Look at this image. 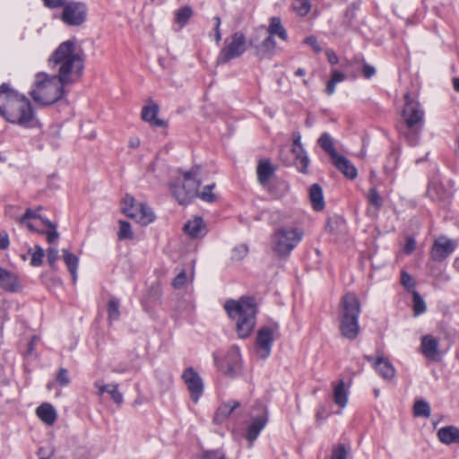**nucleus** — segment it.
I'll list each match as a JSON object with an SVG mask.
<instances>
[{
  "label": "nucleus",
  "mask_w": 459,
  "mask_h": 459,
  "mask_svg": "<svg viewBox=\"0 0 459 459\" xmlns=\"http://www.w3.org/2000/svg\"><path fill=\"white\" fill-rule=\"evenodd\" d=\"M377 372L385 379L391 380L395 376V369L392 363L384 357H378L373 363Z\"/></svg>",
  "instance_id": "b1692460"
},
{
  "label": "nucleus",
  "mask_w": 459,
  "mask_h": 459,
  "mask_svg": "<svg viewBox=\"0 0 459 459\" xmlns=\"http://www.w3.org/2000/svg\"><path fill=\"white\" fill-rule=\"evenodd\" d=\"M0 116L7 122L27 128L40 127L30 100L10 87L0 86Z\"/></svg>",
  "instance_id": "f257e3e1"
},
{
  "label": "nucleus",
  "mask_w": 459,
  "mask_h": 459,
  "mask_svg": "<svg viewBox=\"0 0 459 459\" xmlns=\"http://www.w3.org/2000/svg\"><path fill=\"white\" fill-rule=\"evenodd\" d=\"M304 236L302 229L292 226H281L271 235L272 251L280 258H287L301 242Z\"/></svg>",
  "instance_id": "0eeeda50"
},
{
  "label": "nucleus",
  "mask_w": 459,
  "mask_h": 459,
  "mask_svg": "<svg viewBox=\"0 0 459 459\" xmlns=\"http://www.w3.org/2000/svg\"><path fill=\"white\" fill-rule=\"evenodd\" d=\"M248 252L247 246L240 245L233 249V258L241 259L247 255Z\"/></svg>",
  "instance_id": "864d4df0"
},
{
  "label": "nucleus",
  "mask_w": 459,
  "mask_h": 459,
  "mask_svg": "<svg viewBox=\"0 0 459 459\" xmlns=\"http://www.w3.org/2000/svg\"><path fill=\"white\" fill-rule=\"evenodd\" d=\"M424 118L425 112L420 103L411 93L407 92L404 95V107L397 129L399 134L411 146L417 145L420 142L424 126Z\"/></svg>",
  "instance_id": "7ed1b4c3"
},
{
  "label": "nucleus",
  "mask_w": 459,
  "mask_h": 459,
  "mask_svg": "<svg viewBox=\"0 0 459 459\" xmlns=\"http://www.w3.org/2000/svg\"><path fill=\"white\" fill-rule=\"evenodd\" d=\"M437 437L446 445L459 443V429L455 426L443 427L437 431Z\"/></svg>",
  "instance_id": "c85d7f7f"
},
{
  "label": "nucleus",
  "mask_w": 459,
  "mask_h": 459,
  "mask_svg": "<svg viewBox=\"0 0 459 459\" xmlns=\"http://www.w3.org/2000/svg\"><path fill=\"white\" fill-rule=\"evenodd\" d=\"M239 406L240 403L234 400L221 404L215 411L213 421L218 424L222 423Z\"/></svg>",
  "instance_id": "393cba45"
},
{
  "label": "nucleus",
  "mask_w": 459,
  "mask_h": 459,
  "mask_svg": "<svg viewBox=\"0 0 459 459\" xmlns=\"http://www.w3.org/2000/svg\"><path fill=\"white\" fill-rule=\"evenodd\" d=\"M332 385L333 389V401L341 409H343L348 403V392L345 388L344 381L340 379L338 382H333Z\"/></svg>",
  "instance_id": "cd10ccee"
},
{
  "label": "nucleus",
  "mask_w": 459,
  "mask_h": 459,
  "mask_svg": "<svg viewBox=\"0 0 459 459\" xmlns=\"http://www.w3.org/2000/svg\"><path fill=\"white\" fill-rule=\"evenodd\" d=\"M426 311V304L419 292H413V312L414 316H419Z\"/></svg>",
  "instance_id": "ea45409f"
},
{
  "label": "nucleus",
  "mask_w": 459,
  "mask_h": 459,
  "mask_svg": "<svg viewBox=\"0 0 459 459\" xmlns=\"http://www.w3.org/2000/svg\"><path fill=\"white\" fill-rule=\"evenodd\" d=\"M292 8L298 15L306 16L311 10L310 0H295Z\"/></svg>",
  "instance_id": "4c0bfd02"
},
{
  "label": "nucleus",
  "mask_w": 459,
  "mask_h": 459,
  "mask_svg": "<svg viewBox=\"0 0 459 459\" xmlns=\"http://www.w3.org/2000/svg\"><path fill=\"white\" fill-rule=\"evenodd\" d=\"M182 379L190 393L191 399L197 403L204 392V383L199 374L194 368H186L183 374Z\"/></svg>",
  "instance_id": "2eb2a0df"
},
{
  "label": "nucleus",
  "mask_w": 459,
  "mask_h": 459,
  "mask_svg": "<svg viewBox=\"0 0 459 459\" xmlns=\"http://www.w3.org/2000/svg\"><path fill=\"white\" fill-rule=\"evenodd\" d=\"M184 230L191 238H201L206 233L205 225L203 219L200 217H195L194 220L188 221L185 225Z\"/></svg>",
  "instance_id": "bb28decb"
},
{
  "label": "nucleus",
  "mask_w": 459,
  "mask_h": 459,
  "mask_svg": "<svg viewBox=\"0 0 459 459\" xmlns=\"http://www.w3.org/2000/svg\"><path fill=\"white\" fill-rule=\"evenodd\" d=\"M268 420L267 411H264L260 416L255 418L247 428L246 437L250 442V446L256 439L261 430L265 427Z\"/></svg>",
  "instance_id": "aec40b11"
},
{
  "label": "nucleus",
  "mask_w": 459,
  "mask_h": 459,
  "mask_svg": "<svg viewBox=\"0 0 459 459\" xmlns=\"http://www.w3.org/2000/svg\"><path fill=\"white\" fill-rule=\"evenodd\" d=\"M325 55H326L327 60L330 64L336 65L339 62V58L333 50L327 49L325 51Z\"/></svg>",
  "instance_id": "052dcab7"
},
{
  "label": "nucleus",
  "mask_w": 459,
  "mask_h": 459,
  "mask_svg": "<svg viewBox=\"0 0 459 459\" xmlns=\"http://www.w3.org/2000/svg\"><path fill=\"white\" fill-rule=\"evenodd\" d=\"M367 199L368 204L375 207L376 210H379L383 206V198L375 187L369 189Z\"/></svg>",
  "instance_id": "58836bf2"
},
{
  "label": "nucleus",
  "mask_w": 459,
  "mask_h": 459,
  "mask_svg": "<svg viewBox=\"0 0 459 459\" xmlns=\"http://www.w3.org/2000/svg\"><path fill=\"white\" fill-rule=\"evenodd\" d=\"M109 394H110L111 398L113 399V401L116 403L121 404L123 403V395L118 391V385L117 384H115L114 386L111 387Z\"/></svg>",
  "instance_id": "8fccbe9b"
},
{
  "label": "nucleus",
  "mask_w": 459,
  "mask_h": 459,
  "mask_svg": "<svg viewBox=\"0 0 459 459\" xmlns=\"http://www.w3.org/2000/svg\"><path fill=\"white\" fill-rule=\"evenodd\" d=\"M224 44L217 56L216 62L218 65H224L231 59L240 56L247 48V39L242 31L234 32L225 39Z\"/></svg>",
  "instance_id": "1a4fd4ad"
},
{
  "label": "nucleus",
  "mask_w": 459,
  "mask_h": 459,
  "mask_svg": "<svg viewBox=\"0 0 459 459\" xmlns=\"http://www.w3.org/2000/svg\"><path fill=\"white\" fill-rule=\"evenodd\" d=\"M326 419V411H325V409L324 407H322L321 409H319L316 414V420L318 423H320V421L322 420H325Z\"/></svg>",
  "instance_id": "0e129e2a"
},
{
  "label": "nucleus",
  "mask_w": 459,
  "mask_h": 459,
  "mask_svg": "<svg viewBox=\"0 0 459 459\" xmlns=\"http://www.w3.org/2000/svg\"><path fill=\"white\" fill-rule=\"evenodd\" d=\"M214 20H215V26H214L215 40H216V42H220L221 40V33L220 30V26H221V22L220 17H215Z\"/></svg>",
  "instance_id": "680f3d73"
},
{
  "label": "nucleus",
  "mask_w": 459,
  "mask_h": 459,
  "mask_svg": "<svg viewBox=\"0 0 459 459\" xmlns=\"http://www.w3.org/2000/svg\"><path fill=\"white\" fill-rule=\"evenodd\" d=\"M160 108L156 103L143 106L141 112L142 119L153 127H166L167 122L158 117Z\"/></svg>",
  "instance_id": "6ab92c4d"
},
{
  "label": "nucleus",
  "mask_w": 459,
  "mask_h": 459,
  "mask_svg": "<svg viewBox=\"0 0 459 459\" xmlns=\"http://www.w3.org/2000/svg\"><path fill=\"white\" fill-rule=\"evenodd\" d=\"M420 351L427 359L431 360H438L440 359L439 342L431 334L421 337Z\"/></svg>",
  "instance_id": "a211bd4d"
},
{
  "label": "nucleus",
  "mask_w": 459,
  "mask_h": 459,
  "mask_svg": "<svg viewBox=\"0 0 459 459\" xmlns=\"http://www.w3.org/2000/svg\"><path fill=\"white\" fill-rule=\"evenodd\" d=\"M108 318L111 321L117 320L120 315L118 301L110 299L108 303Z\"/></svg>",
  "instance_id": "a19ab883"
},
{
  "label": "nucleus",
  "mask_w": 459,
  "mask_h": 459,
  "mask_svg": "<svg viewBox=\"0 0 459 459\" xmlns=\"http://www.w3.org/2000/svg\"><path fill=\"white\" fill-rule=\"evenodd\" d=\"M458 247V242L446 236L437 238L430 248V257L436 262L445 261Z\"/></svg>",
  "instance_id": "ddd939ff"
},
{
  "label": "nucleus",
  "mask_w": 459,
  "mask_h": 459,
  "mask_svg": "<svg viewBox=\"0 0 459 459\" xmlns=\"http://www.w3.org/2000/svg\"><path fill=\"white\" fill-rule=\"evenodd\" d=\"M29 254L31 255L30 265L34 267L40 266L43 263V257L45 255L44 249L39 246H35L34 250L29 249Z\"/></svg>",
  "instance_id": "e433bc0d"
},
{
  "label": "nucleus",
  "mask_w": 459,
  "mask_h": 459,
  "mask_svg": "<svg viewBox=\"0 0 459 459\" xmlns=\"http://www.w3.org/2000/svg\"><path fill=\"white\" fill-rule=\"evenodd\" d=\"M42 1L46 7H48L50 9H56V8L61 7V5L64 4L65 0H42Z\"/></svg>",
  "instance_id": "5fc2aeb1"
},
{
  "label": "nucleus",
  "mask_w": 459,
  "mask_h": 459,
  "mask_svg": "<svg viewBox=\"0 0 459 459\" xmlns=\"http://www.w3.org/2000/svg\"><path fill=\"white\" fill-rule=\"evenodd\" d=\"M0 288L10 292H15L20 289L16 275L2 267H0Z\"/></svg>",
  "instance_id": "4be33fe9"
},
{
  "label": "nucleus",
  "mask_w": 459,
  "mask_h": 459,
  "mask_svg": "<svg viewBox=\"0 0 459 459\" xmlns=\"http://www.w3.org/2000/svg\"><path fill=\"white\" fill-rule=\"evenodd\" d=\"M413 412L416 417L429 418L430 416V406L424 400H418L413 406Z\"/></svg>",
  "instance_id": "c9c22d12"
},
{
  "label": "nucleus",
  "mask_w": 459,
  "mask_h": 459,
  "mask_svg": "<svg viewBox=\"0 0 459 459\" xmlns=\"http://www.w3.org/2000/svg\"><path fill=\"white\" fill-rule=\"evenodd\" d=\"M224 374L236 377L241 369V353L238 347H231L225 357Z\"/></svg>",
  "instance_id": "f3484780"
},
{
  "label": "nucleus",
  "mask_w": 459,
  "mask_h": 459,
  "mask_svg": "<svg viewBox=\"0 0 459 459\" xmlns=\"http://www.w3.org/2000/svg\"><path fill=\"white\" fill-rule=\"evenodd\" d=\"M45 225L49 228V230L48 231H46L47 240L49 243H53L59 237V234L56 230V226L51 221H46V224Z\"/></svg>",
  "instance_id": "c03bdc74"
},
{
  "label": "nucleus",
  "mask_w": 459,
  "mask_h": 459,
  "mask_svg": "<svg viewBox=\"0 0 459 459\" xmlns=\"http://www.w3.org/2000/svg\"><path fill=\"white\" fill-rule=\"evenodd\" d=\"M186 274L185 271H181L173 280L172 285L175 289H181L186 283Z\"/></svg>",
  "instance_id": "49530a36"
},
{
  "label": "nucleus",
  "mask_w": 459,
  "mask_h": 459,
  "mask_svg": "<svg viewBox=\"0 0 459 459\" xmlns=\"http://www.w3.org/2000/svg\"><path fill=\"white\" fill-rule=\"evenodd\" d=\"M362 74L366 78H370L376 74V69L370 65H364Z\"/></svg>",
  "instance_id": "bf43d9fd"
},
{
  "label": "nucleus",
  "mask_w": 459,
  "mask_h": 459,
  "mask_svg": "<svg viewBox=\"0 0 459 459\" xmlns=\"http://www.w3.org/2000/svg\"><path fill=\"white\" fill-rule=\"evenodd\" d=\"M360 303L354 293H347L341 299L340 332L349 340H354L359 333V316Z\"/></svg>",
  "instance_id": "423d86ee"
},
{
  "label": "nucleus",
  "mask_w": 459,
  "mask_h": 459,
  "mask_svg": "<svg viewBox=\"0 0 459 459\" xmlns=\"http://www.w3.org/2000/svg\"><path fill=\"white\" fill-rule=\"evenodd\" d=\"M335 86L336 83L330 79L326 83V93L332 95L335 91Z\"/></svg>",
  "instance_id": "69168bd1"
},
{
  "label": "nucleus",
  "mask_w": 459,
  "mask_h": 459,
  "mask_svg": "<svg viewBox=\"0 0 459 459\" xmlns=\"http://www.w3.org/2000/svg\"><path fill=\"white\" fill-rule=\"evenodd\" d=\"M46 221L44 220L37 211H33L28 208L24 214L17 219V221L21 224H24L30 231H39L38 223L36 221H39L41 224H46Z\"/></svg>",
  "instance_id": "412c9836"
},
{
  "label": "nucleus",
  "mask_w": 459,
  "mask_h": 459,
  "mask_svg": "<svg viewBox=\"0 0 459 459\" xmlns=\"http://www.w3.org/2000/svg\"><path fill=\"white\" fill-rule=\"evenodd\" d=\"M37 416L47 425H53L56 420V411L49 403H42L36 410Z\"/></svg>",
  "instance_id": "c756f323"
},
{
  "label": "nucleus",
  "mask_w": 459,
  "mask_h": 459,
  "mask_svg": "<svg viewBox=\"0 0 459 459\" xmlns=\"http://www.w3.org/2000/svg\"><path fill=\"white\" fill-rule=\"evenodd\" d=\"M277 328V326L274 329L269 326H263L258 330L255 338V351L260 359H265L271 354L272 346L274 342V333Z\"/></svg>",
  "instance_id": "4468645a"
},
{
  "label": "nucleus",
  "mask_w": 459,
  "mask_h": 459,
  "mask_svg": "<svg viewBox=\"0 0 459 459\" xmlns=\"http://www.w3.org/2000/svg\"><path fill=\"white\" fill-rule=\"evenodd\" d=\"M56 381L62 386H66L70 384V377L67 369L61 368L56 376Z\"/></svg>",
  "instance_id": "a18cd8bd"
},
{
  "label": "nucleus",
  "mask_w": 459,
  "mask_h": 459,
  "mask_svg": "<svg viewBox=\"0 0 459 459\" xmlns=\"http://www.w3.org/2000/svg\"><path fill=\"white\" fill-rule=\"evenodd\" d=\"M65 85L66 84L63 83L57 76L39 72L35 74L29 94L37 104L48 106L63 97Z\"/></svg>",
  "instance_id": "39448f33"
},
{
  "label": "nucleus",
  "mask_w": 459,
  "mask_h": 459,
  "mask_svg": "<svg viewBox=\"0 0 459 459\" xmlns=\"http://www.w3.org/2000/svg\"><path fill=\"white\" fill-rule=\"evenodd\" d=\"M140 145V139L138 137H132L128 142V146L132 149H135Z\"/></svg>",
  "instance_id": "338daca9"
},
{
  "label": "nucleus",
  "mask_w": 459,
  "mask_h": 459,
  "mask_svg": "<svg viewBox=\"0 0 459 459\" xmlns=\"http://www.w3.org/2000/svg\"><path fill=\"white\" fill-rule=\"evenodd\" d=\"M229 317L234 321L237 334L241 339L249 337L256 324L257 307L252 298L229 299L224 304Z\"/></svg>",
  "instance_id": "20e7f679"
},
{
  "label": "nucleus",
  "mask_w": 459,
  "mask_h": 459,
  "mask_svg": "<svg viewBox=\"0 0 459 459\" xmlns=\"http://www.w3.org/2000/svg\"><path fill=\"white\" fill-rule=\"evenodd\" d=\"M63 253L64 262L72 275L73 281L75 282L77 279V267L79 259L75 255L67 250H63Z\"/></svg>",
  "instance_id": "473e14b6"
},
{
  "label": "nucleus",
  "mask_w": 459,
  "mask_h": 459,
  "mask_svg": "<svg viewBox=\"0 0 459 459\" xmlns=\"http://www.w3.org/2000/svg\"><path fill=\"white\" fill-rule=\"evenodd\" d=\"M214 186V184H212L204 186L203 191L199 194L201 199L209 203L214 202L216 200V195L212 192ZM196 195H198V194Z\"/></svg>",
  "instance_id": "37998d69"
},
{
  "label": "nucleus",
  "mask_w": 459,
  "mask_h": 459,
  "mask_svg": "<svg viewBox=\"0 0 459 459\" xmlns=\"http://www.w3.org/2000/svg\"><path fill=\"white\" fill-rule=\"evenodd\" d=\"M248 45L254 49L255 55L259 59H271L276 49L274 38L268 34L264 26L255 30L248 40Z\"/></svg>",
  "instance_id": "6e6552de"
},
{
  "label": "nucleus",
  "mask_w": 459,
  "mask_h": 459,
  "mask_svg": "<svg viewBox=\"0 0 459 459\" xmlns=\"http://www.w3.org/2000/svg\"><path fill=\"white\" fill-rule=\"evenodd\" d=\"M200 180L195 169L184 173L182 186H174L172 193L180 204H187L192 197L197 195Z\"/></svg>",
  "instance_id": "9d476101"
},
{
  "label": "nucleus",
  "mask_w": 459,
  "mask_h": 459,
  "mask_svg": "<svg viewBox=\"0 0 459 459\" xmlns=\"http://www.w3.org/2000/svg\"><path fill=\"white\" fill-rule=\"evenodd\" d=\"M416 248V241L413 238H408L404 246V251L407 254L412 253Z\"/></svg>",
  "instance_id": "4d7b16f0"
},
{
  "label": "nucleus",
  "mask_w": 459,
  "mask_h": 459,
  "mask_svg": "<svg viewBox=\"0 0 459 459\" xmlns=\"http://www.w3.org/2000/svg\"><path fill=\"white\" fill-rule=\"evenodd\" d=\"M309 200L315 211H322L325 208L323 189L318 184H313L310 186Z\"/></svg>",
  "instance_id": "7c9ffc66"
},
{
  "label": "nucleus",
  "mask_w": 459,
  "mask_h": 459,
  "mask_svg": "<svg viewBox=\"0 0 459 459\" xmlns=\"http://www.w3.org/2000/svg\"><path fill=\"white\" fill-rule=\"evenodd\" d=\"M61 20L67 25L79 26L82 24L87 17V7L82 2L64 1Z\"/></svg>",
  "instance_id": "f8f14e48"
},
{
  "label": "nucleus",
  "mask_w": 459,
  "mask_h": 459,
  "mask_svg": "<svg viewBox=\"0 0 459 459\" xmlns=\"http://www.w3.org/2000/svg\"><path fill=\"white\" fill-rule=\"evenodd\" d=\"M347 452L343 445H339L333 450L332 459H346Z\"/></svg>",
  "instance_id": "de8ad7c7"
},
{
  "label": "nucleus",
  "mask_w": 459,
  "mask_h": 459,
  "mask_svg": "<svg viewBox=\"0 0 459 459\" xmlns=\"http://www.w3.org/2000/svg\"><path fill=\"white\" fill-rule=\"evenodd\" d=\"M193 15V11L189 6H184L179 8L175 13V22L179 25V28H183Z\"/></svg>",
  "instance_id": "f704fd0d"
},
{
  "label": "nucleus",
  "mask_w": 459,
  "mask_h": 459,
  "mask_svg": "<svg viewBox=\"0 0 459 459\" xmlns=\"http://www.w3.org/2000/svg\"><path fill=\"white\" fill-rule=\"evenodd\" d=\"M119 224H120V227H119V231L117 233L118 238L120 240L126 239V238H132L133 233L131 231L130 224L124 221H120Z\"/></svg>",
  "instance_id": "79ce46f5"
},
{
  "label": "nucleus",
  "mask_w": 459,
  "mask_h": 459,
  "mask_svg": "<svg viewBox=\"0 0 459 459\" xmlns=\"http://www.w3.org/2000/svg\"><path fill=\"white\" fill-rule=\"evenodd\" d=\"M318 143L320 147L330 155L332 160L339 154L334 148L333 142L329 134H322L318 139Z\"/></svg>",
  "instance_id": "72a5a7b5"
},
{
  "label": "nucleus",
  "mask_w": 459,
  "mask_h": 459,
  "mask_svg": "<svg viewBox=\"0 0 459 459\" xmlns=\"http://www.w3.org/2000/svg\"><path fill=\"white\" fill-rule=\"evenodd\" d=\"M265 30L268 32V34L272 35L273 38H274V36H278L283 41L288 39L287 31L279 17H272L270 19V24L267 28H265Z\"/></svg>",
  "instance_id": "2f4dec72"
},
{
  "label": "nucleus",
  "mask_w": 459,
  "mask_h": 459,
  "mask_svg": "<svg viewBox=\"0 0 459 459\" xmlns=\"http://www.w3.org/2000/svg\"><path fill=\"white\" fill-rule=\"evenodd\" d=\"M275 168L269 160H260L256 168L257 179L263 186H266Z\"/></svg>",
  "instance_id": "a878e982"
},
{
  "label": "nucleus",
  "mask_w": 459,
  "mask_h": 459,
  "mask_svg": "<svg viewBox=\"0 0 459 459\" xmlns=\"http://www.w3.org/2000/svg\"><path fill=\"white\" fill-rule=\"evenodd\" d=\"M304 42L309 45L316 53H320L322 51V48L320 47L315 36L311 35L307 37Z\"/></svg>",
  "instance_id": "3c124183"
},
{
  "label": "nucleus",
  "mask_w": 459,
  "mask_h": 459,
  "mask_svg": "<svg viewBox=\"0 0 459 459\" xmlns=\"http://www.w3.org/2000/svg\"><path fill=\"white\" fill-rule=\"evenodd\" d=\"M9 237L5 231H0V249L4 250L9 247Z\"/></svg>",
  "instance_id": "6e6d98bb"
},
{
  "label": "nucleus",
  "mask_w": 459,
  "mask_h": 459,
  "mask_svg": "<svg viewBox=\"0 0 459 459\" xmlns=\"http://www.w3.org/2000/svg\"><path fill=\"white\" fill-rule=\"evenodd\" d=\"M454 88L459 92V77L454 79Z\"/></svg>",
  "instance_id": "774afa93"
},
{
  "label": "nucleus",
  "mask_w": 459,
  "mask_h": 459,
  "mask_svg": "<svg viewBox=\"0 0 459 459\" xmlns=\"http://www.w3.org/2000/svg\"><path fill=\"white\" fill-rule=\"evenodd\" d=\"M291 152L294 156V165L297 167L298 170L301 173H307V167L309 165V159L302 147L299 134L294 135Z\"/></svg>",
  "instance_id": "dca6fc26"
},
{
  "label": "nucleus",
  "mask_w": 459,
  "mask_h": 459,
  "mask_svg": "<svg viewBox=\"0 0 459 459\" xmlns=\"http://www.w3.org/2000/svg\"><path fill=\"white\" fill-rule=\"evenodd\" d=\"M49 65L56 71L59 80L65 84L78 82L83 74L84 59L74 40L62 42L48 58Z\"/></svg>",
  "instance_id": "f03ea898"
},
{
  "label": "nucleus",
  "mask_w": 459,
  "mask_h": 459,
  "mask_svg": "<svg viewBox=\"0 0 459 459\" xmlns=\"http://www.w3.org/2000/svg\"><path fill=\"white\" fill-rule=\"evenodd\" d=\"M48 262L51 267L55 266L56 262L58 259V251L54 247H49L47 251Z\"/></svg>",
  "instance_id": "603ef678"
},
{
  "label": "nucleus",
  "mask_w": 459,
  "mask_h": 459,
  "mask_svg": "<svg viewBox=\"0 0 459 459\" xmlns=\"http://www.w3.org/2000/svg\"><path fill=\"white\" fill-rule=\"evenodd\" d=\"M344 79H345V75L342 73L336 71V70L333 72L331 80L333 82H334L336 84L338 82H342Z\"/></svg>",
  "instance_id": "e2e57ef3"
},
{
  "label": "nucleus",
  "mask_w": 459,
  "mask_h": 459,
  "mask_svg": "<svg viewBox=\"0 0 459 459\" xmlns=\"http://www.w3.org/2000/svg\"><path fill=\"white\" fill-rule=\"evenodd\" d=\"M115 384L110 385H100L99 382H96L94 384L95 387L98 388V394L102 395L105 392L108 393L110 392L111 387L114 386Z\"/></svg>",
  "instance_id": "13d9d810"
},
{
  "label": "nucleus",
  "mask_w": 459,
  "mask_h": 459,
  "mask_svg": "<svg viewBox=\"0 0 459 459\" xmlns=\"http://www.w3.org/2000/svg\"><path fill=\"white\" fill-rule=\"evenodd\" d=\"M122 211L126 216L144 226L155 219L154 213L149 206L142 203L135 204L134 197L129 195L124 199Z\"/></svg>",
  "instance_id": "9b49d317"
},
{
  "label": "nucleus",
  "mask_w": 459,
  "mask_h": 459,
  "mask_svg": "<svg viewBox=\"0 0 459 459\" xmlns=\"http://www.w3.org/2000/svg\"><path fill=\"white\" fill-rule=\"evenodd\" d=\"M401 282L406 289H411L415 285L413 278L406 272H402Z\"/></svg>",
  "instance_id": "09e8293b"
},
{
  "label": "nucleus",
  "mask_w": 459,
  "mask_h": 459,
  "mask_svg": "<svg viewBox=\"0 0 459 459\" xmlns=\"http://www.w3.org/2000/svg\"><path fill=\"white\" fill-rule=\"evenodd\" d=\"M333 162L334 166L348 178L354 179L357 178V169L352 163L344 156L338 154L333 158Z\"/></svg>",
  "instance_id": "5701e85b"
}]
</instances>
